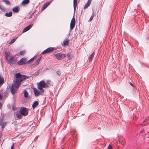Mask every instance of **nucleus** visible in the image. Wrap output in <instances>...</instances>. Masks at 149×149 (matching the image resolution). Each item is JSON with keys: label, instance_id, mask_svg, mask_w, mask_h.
<instances>
[{"label": "nucleus", "instance_id": "nucleus-1", "mask_svg": "<svg viewBox=\"0 0 149 149\" xmlns=\"http://www.w3.org/2000/svg\"><path fill=\"white\" fill-rule=\"evenodd\" d=\"M15 77L16 78L14 84L12 86L11 92L12 94H15L18 90L19 87L21 84V82L26 79V76L22 75L20 73L16 74Z\"/></svg>", "mask_w": 149, "mask_h": 149}, {"label": "nucleus", "instance_id": "nucleus-2", "mask_svg": "<svg viewBox=\"0 0 149 149\" xmlns=\"http://www.w3.org/2000/svg\"><path fill=\"white\" fill-rule=\"evenodd\" d=\"M5 54L6 59L9 63L12 64H15L17 62V59L15 58L13 56L9 55L7 52H5Z\"/></svg>", "mask_w": 149, "mask_h": 149}, {"label": "nucleus", "instance_id": "nucleus-3", "mask_svg": "<svg viewBox=\"0 0 149 149\" xmlns=\"http://www.w3.org/2000/svg\"><path fill=\"white\" fill-rule=\"evenodd\" d=\"M37 88L40 90L41 93L44 92V91L42 88H45L46 86V83L44 81H41L37 84Z\"/></svg>", "mask_w": 149, "mask_h": 149}, {"label": "nucleus", "instance_id": "nucleus-4", "mask_svg": "<svg viewBox=\"0 0 149 149\" xmlns=\"http://www.w3.org/2000/svg\"><path fill=\"white\" fill-rule=\"evenodd\" d=\"M55 55L56 58L58 60L64 58L66 57L65 54L61 53L56 54Z\"/></svg>", "mask_w": 149, "mask_h": 149}, {"label": "nucleus", "instance_id": "nucleus-5", "mask_svg": "<svg viewBox=\"0 0 149 149\" xmlns=\"http://www.w3.org/2000/svg\"><path fill=\"white\" fill-rule=\"evenodd\" d=\"M27 63V59L25 58H23L19 61L17 64L19 65H22L26 64Z\"/></svg>", "mask_w": 149, "mask_h": 149}, {"label": "nucleus", "instance_id": "nucleus-6", "mask_svg": "<svg viewBox=\"0 0 149 149\" xmlns=\"http://www.w3.org/2000/svg\"><path fill=\"white\" fill-rule=\"evenodd\" d=\"M75 25V19L74 16L72 19L70 24V29L72 30L74 27Z\"/></svg>", "mask_w": 149, "mask_h": 149}, {"label": "nucleus", "instance_id": "nucleus-7", "mask_svg": "<svg viewBox=\"0 0 149 149\" xmlns=\"http://www.w3.org/2000/svg\"><path fill=\"white\" fill-rule=\"evenodd\" d=\"M54 49L53 47H49L46 49L42 53V54H45L50 52H53Z\"/></svg>", "mask_w": 149, "mask_h": 149}, {"label": "nucleus", "instance_id": "nucleus-8", "mask_svg": "<svg viewBox=\"0 0 149 149\" xmlns=\"http://www.w3.org/2000/svg\"><path fill=\"white\" fill-rule=\"evenodd\" d=\"M27 109L26 108H24L22 109L21 111V115L25 116L27 115L28 114V112L26 111Z\"/></svg>", "mask_w": 149, "mask_h": 149}, {"label": "nucleus", "instance_id": "nucleus-9", "mask_svg": "<svg viewBox=\"0 0 149 149\" xmlns=\"http://www.w3.org/2000/svg\"><path fill=\"white\" fill-rule=\"evenodd\" d=\"M33 91L34 93L35 96L36 97H38L39 95L41 93L36 88H33Z\"/></svg>", "mask_w": 149, "mask_h": 149}, {"label": "nucleus", "instance_id": "nucleus-10", "mask_svg": "<svg viewBox=\"0 0 149 149\" xmlns=\"http://www.w3.org/2000/svg\"><path fill=\"white\" fill-rule=\"evenodd\" d=\"M32 25H29L28 26L25 27L23 30V33H24L29 30L32 27Z\"/></svg>", "mask_w": 149, "mask_h": 149}, {"label": "nucleus", "instance_id": "nucleus-11", "mask_svg": "<svg viewBox=\"0 0 149 149\" xmlns=\"http://www.w3.org/2000/svg\"><path fill=\"white\" fill-rule=\"evenodd\" d=\"M92 1V0H88L87 2L85 4L84 6V9L87 8L90 6Z\"/></svg>", "mask_w": 149, "mask_h": 149}, {"label": "nucleus", "instance_id": "nucleus-12", "mask_svg": "<svg viewBox=\"0 0 149 149\" xmlns=\"http://www.w3.org/2000/svg\"><path fill=\"white\" fill-rule=\"evenodd\" d=\"M19 10L18 7L17 6L15 7L12 9L14 13H18Z\"/></svg>", "mask_w": 149, "mask_h": 149}, {"label": "nucleus", "instance_id": "nucleus-13", "mask_svg": "<svg viewBox=\"0 0 149 149\" xmlns=\"http://www.w3.org/2000/svg\"><path fill=\"white\" fill-rule=\"evenodd\" d=\"M38 104V102L37 101H35L34 102L32 105V107L33 108H36Z\"/></svg>", "mask_w": 149, "mask_h": 149}, {"label": "nucleus", "instance_id": "nucleus-14", "mask_svg": "<svg viewBox=\"0 0 149 149\" xmlns=\"http://www.w3.org/2000/svg\"><path fill=\"white\" fill-rule=\"evenodd\" d=\"M49 4V3H46L44 4L42 7V10L46 8Z\"/></svg>", "mask_w": 149, "mask_h": 149}, {"label": "nucleus", "instance_id": "nucleus-15", "mask_svg": "<svg viewBox=\"0 0 149 149\" xmlns=\"http://www.w3.org/2000/svg\"><path fill=\"white\" fill-rule=\"evenodd\" d=\"M94 53L93 52V53H92L91 55H90L88 58V60L90 62L92 61L94 57Z\"/></svg>", "mask_w": 149, "mask_h": 149}, {"label": "nucleus", "instance_id": "nucleus-16", "mask_svg": "<svg viewBox=\"0 0 149 149\" xmlns=\"http://www.w3.org/2000/svg\"><path fill=\"white\" fill-rule=\"evenodd\" d=\"M4 83L3 78L0 76V87Z\"/></svg>", "mask_w": 149, "mask_h": 149}, {"label": "nucleus", "instance_id": "nucleus-17", "mask_svg": "<svg viewBox=\"0 0 149 149\" xmlns=\"http://www.w3.org/2000/svg\"><path fill=\"white\" fill-rule=\"evenodd\" d=\"M29 2V0H24L22 1V5H24L28 4Z\"/></svg>", "mask_w": 149, "mask_h": 149}, {"label": "nucleus", "instance_id": "nucleus-18", "mask_svg": "<svg viewBox=\"0 0 149 149\" xmlns=\"http://www.w3.org/2000/svg\"><path fill=\"white\" fill-rule=\"evenodd\" d=\"M12 15V12H10L9 13H6L5 14V15L7 17H10Z\"/></svg>", "mask_w": 149, "mask_h": 149}, {"label": "nucleus", "instance_id": "nucleus-19", "mask_svg": "<svg viewBox=\"0 0 149 149\" xmlns=\"http://www.w3.org/2000/svg\"><path fill=\"white\" fill-rule=\"evenodd\" d=\"M69 43V41L68 40H67L63 42V46H67L68 45Z\"/></svg>", "mask_w": 149, "mask_h": 149}, {"label": "nucleus", "instance_id": "nucleus-20", "mask_svg": "<svg viewBox=\"0 0 149 149\" xmlns=\"http://www.w3.org/2000/svg\"><path fill=\"white\" fill-rule=\"evenodd\" d=\"M24 93L25 97H28V92L26 90H24Z\"/></svg>", "mask_w": 149, "mask_h": 149}, {"label": "nucleus", "instance_id": "nucleus-21", "mask_svg": "<svg viewBox=\"0 0 149 149\" xmlns=\"http://www.w3.org/2000/svg\"><path fill=\"white\" fill-rule=\"evenodd\" d=\"M77 3V0H74L73 1V5L74 8H76Z\"/></svg>", "mask_w": 149, "mask_h": 149}, {"label": "nucleus", "instance_id": "nucleus-22", "mask_svg": "<svg viewBox=\"0 0 149 149\" xmlns=\"http://www.w3.org/2000/svg\"><path fill=\"white\" fill-rule=\"evenodd\" d=\"M3 1L7 4L10 5V3L8 0H3Z\"/></svg>", "mask_w": 149, "mask_h": 149}, {"label": "nucleus", "instance_id": "nucleus-23", "mask_svg": "<svg viewBox=\"0 0 149 149\" xmlns=\"http://www.w3.org/2000/svg\"><path fill=\"white\" fill-rule=\"evenodd\" d=\"M34 59V57H33L28 61L27 62V63H29L31 62H32L33 61Z\"/></svg>", "mask_w": 149, "mask_h": 149}, {"label": "nucleus", "instance_id": "nucleus-24", "mask_svg": "<svg viewBox=\"0 0 149 149\" xmlns=\"http://www.w3.org/2000/svg\"><path fill=\"white\" fill-rule=\"evenodd\" d=\"M16 39L15 38L13 39V40H12L9 42V44H12L15 41Z\"/></svg>", "mask_w": 149, "mask_h": 149}, {"label": "nucleus", "instance_id": "nucleus-25", "mask_svg": "<svg viewBox=\"0 0 149 149\" xmlns=\"http://www.w3.org/2000/svg\"><path fill=\"white\" fill-rule=\"evenodd\" d=\"M25 52L24 51H21L19 52V54L21 55H23L25 54Z\"/></svg>", "mask_w": 149, "mask_h": 149}, {"label": "nucleus", "instance_id": "nucleus-26", "mask_svg": "<svg viewBox=\"0 0 149 149\" xmlns=\"http://www.w3.org/2000/svg\"><path fill=\"white\" fill-rule=\"evenodd\" d=\"M40 60V58H39L36 61V62L35 63L36 65H38V64L39 63Z\"/></svg>", "mask_w": 149, "mask_h": 149}, {"label": "nucleus", "instance_id": "nucleus-27", "mask_svg": "<svg viewBox=\"0 0 149 149\" xmlns=\"http://www.w3.org/2000/svg\"><path fill=\"white\" fill-rule=\"evenodd\" d=\"M17 118L19 119L21 118L22 117L21 115L19 114H17Z\"/></svg>", "mask_w": 149, "mask_h": 149}, {"label": "nucleus", "instance_id": "nucleus-28", "mask_svg": "<svg viewBox=\"0 0 149 149\" xmlns=\"http://www.w3.org/2000/svg\"><path fill=\"white\" fill-rule=\"evenodd\" d=\"M67 56L68 58H71V55L70 54V53H68L67 54Z\"/></svg>", "mask_w": 149, "mask_h": 149}, {"label": "nucleus", "instance_id": "nucleus-29", "mask_svg": "<svg viewBox=\"0 0 149 149\" xmlns=\"http://www.w3.org/2000/svg\"><path fill=\"white\" fill-rule=\"evenodd\" d=\"M6 123H3L1 125V127L2 128H3L6 125Z\"/></svg>", "mask_w": 149, "mask_h": 149}, {"label": "nucleus", "instance_id": "nucleus-30", "mask_svg": "<svg viewBox=\"0 0 149 149\" xmlns=\"http://www.w3.org/2000/svg\"><path fill=\"white\" fill-rule=\"evenodd\" d=\"M33 14V13H32L31 15L29 17L28 16L27 17V18L28 19H31L32 17V15Z\"/></svg>", "mask_w": 149, "mask_h": 149}, {"label": "nucleus", "instance_id": "nucleus-31", "mask_svg": "<svg viewBox=\"0 0 149 149\" xmlns=\"http://www.w3.org/2000/svg\"><path fill=\"white\" fill-rule=\"evenodd\" d=\"M107 149H112V146L110 145H109Z\"/></svg>", "mask_w": 149, "mask_h": 149}, {"label": "nucleus", "instance_id": "nucleus-32", "mask_svg": "<svg viewBox=\"0 0 149 149\" xmlns=\"http://www.w3.org/2000/svg\"><path fill=\"white\" fill-rule=\"evenodd\" d=\"M93 19V17L92 16L90 18V19L88 20L89 22H91Z\"/></svg>", "mask_w": 149, "mask_h": 149}, {"label": "nucleus", "instance_id": "nucleus-33", "mask_svg": "<svg viewBox=\"0 0 149 149\" xmlns=\"http://www.w3.org/2000/svg\"><path fill=\"white\" fill-rule=\"evenodd\" d=\"M130 84L133 87H134V86L133 85V84L131 82H129Z\"/></svg>", "mask_w": 149, "mask_h": 149}, {"label": "nucleus", "instance_id": "nucleus-34", "mask_svg": "<svg viewBox=\"0 0 149 149\" xmlns=\"http://www.w3.org/2000/svg\"><path fill=\"white\" fill-rule=\"evenodd\" d=\"M3 98V96L0 94V100H2Z\"/></svg>", "mask_w": 149, "mask_h": 149}, {"label": "nucleus", "instance_id": "nucleus-35", "mask_svg": "<svg viewBox=\"0 0 149 149\" xmlns=\"http://www.w3.org/2000/svg\"><path fill=\"white\" fill-rule=\"evenodd\" d=\"M11 149H14L13 144L11 146Z\"/></svg>", "mask_w": 149, "mask_h": 149}, {"label": "nucleus", "instance_id": "nucleus-36", "mask_svg": "<svg viewBox=\"0 0 149 149\" xmlns=\"http://www.w3.org/2000/svg\"><path fill=\"white\" fill-rule=\"evenodd\" d=\"M2 106V104L1 102H0V107H1Z\"/></svg>", "mask_w": 149, "mask_h": 149}]
</instances>
